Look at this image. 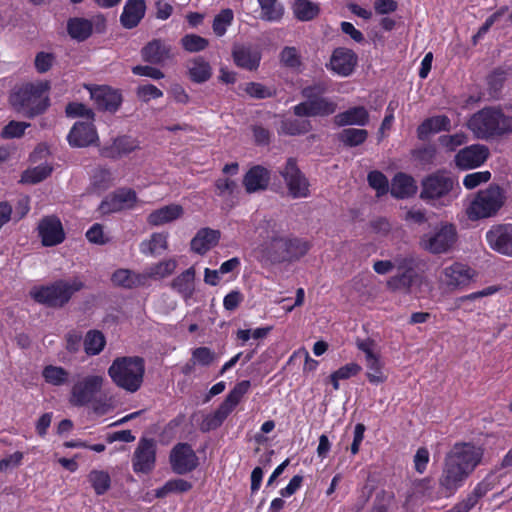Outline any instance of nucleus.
<instances>
[{
	"mask_svg": "<svg viewBox=\"0 0 512 512\" xmlns=\"http://www.w3.org/2000/svg\"><path fill=\"white\" fill-rule=\"evenodd\" d=\"M451 121L445 115H437L424 120L417 129L419 139H425L432 133L440 131H449Z\"/></svg>",
	"mask_w": 512,
	"mask_h": 512,
	"instance_id": "f704fd0d",
	"label": "nucleus"
},
{
	"mask_svg": "<svg viewBox=\"0 0 512 512\" xmlns=\"http://www.w3.org/2000/svg\"><path fill=\"white\" fill-rule=\"evenodd\" d=\"M454 185L455 180L448 172H434L423 178L420 198L433 205L437 202L444 204L445 200H449Z\"/></svg>",
	"mask_w": 512,
	"mask_h": 512,
	"instance_id": "0eeeda50",
	"label": "nucleus"
},
{
	"mask_svg": "<svg viewBox=\"0 0 512 512\" xmlns=\"http://www.w3.org/2000/svg\"><path fill=\"white\" fill-rule=\"evenodd\" d=\"M167 238L165 233H153L150 239L141 242L140 251L146 255H160L168 248Z\"/></svg>",
	"mask_w": 512,
	"mask_h": 512,
	"instance_id": "ea45409f",
	"label": "nucleus"
},
{
	"mask_svg": "<svg viewBox=\"0 0 512 512\" xmlns=\"http://www.w3.org/2000/svg\"><path fill=\"white\" fill-rule=\"evenodd\" d=\"M356 346L364 354L365 362L380 357L376 350V344L372 339H357Z\"/></svg>",
	"mask_w": 512,
	"mask_h": 512,
	"instance_id": "0e129e2a",
	"label": "nucleus"
},
{
	"mask_svg": "<svg viewBox=\"0 0 512 512\" xmlns=\"http://www.w3.org/2000/svg\"><path fill=\"white\" fill-rule=\"evenodd\" d=\"M105 344V337L100 331L90 330L84 339V350L87 355H98L104 349Z\"/></svg>",
	"mask_w": 512,
	"mask_h": 512,
	"instance_id": "49530a36",
	"label": "nucleus"
},
{
	"mask_svg": "<svg viewBox=\"0 0 512 512\" xmlns=\"http://www.w3.org/2000/svg\"><path fill=\"white\" fill-rule=\"evenodd\" d=\"M250 388V382L248 380L241 381L238 383L227 395L226 399L223 403L218 407V409L211 413L214 418H216L221 424L228 417V415L234 410V408L238 405L241 398Z\"/></svg>",
	"mask_w": 512,
	"mask_h": 512,
	"instance_id": "4be33fe9",
	"label": "nucleus"
},
{
	"mask_svg": "<svg viewBox=\"0 0 512 512\" xmlns=\"http://www.w3.org/2000/svg\"><path fill=\"white\" fill-rule=\"evenodd\" d=\"M176 268L177 261L174 258L166 259L152 264L143 272V276H146L145 284L147 283L148 279H163L170 276L173 274Z\"/></svg>",
	"mask_w": 512,
	"mask_h": 512,
	"instance_id": "4c0bfd02",
	"label": "nucleus"
},
{
	"mask_svg": "<svg viewBox=\"0 0 512 512\" xmlns=\"http://www.w3.org/2000/svg\"><path fill=\"white\" fill-rule=\"evenodd\" d=\"M357 64V55L350 49L337 48L330 59V68L340 76H349Z\"/></svg>",
	"mask_w": 512,
	"mask_h": 512,
	"instance_id": "b1692460",
	"label": "nucleus"
},
{
	"mask_svg": "<svg viewBox=\"0 0 512 512\" xmlns=\"http://www.w3.org/2000/svg\"><path fill=\"white\" fill-rule=\"evenodd\" d=\"M88 480L97 495H103L110 489L111 479L105 471L92 470L88 475Z\"/></svg>",
	"mask_w": 512,
	"mask_h": 512,
	"instance_id": "8fccbe9b",
	"label": "nucleus"
},
{
	"mask_svg": "<svg viewBox=\"0 0 512 512\" xmlns=\"http://www.w3.org/2000/svg\"><path fill=\"white\" fill-rule=\"evenodd\" d=\"M30 126V123L10 121L1 131V137L3 139H13L21 137L26 128Z\"/></svg>",
	"mask_w": 512,
	"mask_h": 512,
	"instance_id": "13d9d810",
	"label": "nucleus"
},
{
	"mask_svg": "<svg viewBox=\"0 0 512 512\" xmlns=\"http://www.w3.org/2000/svg\"><path fill=\"white\" fill-rule=\"evenodd\" d=\"M145 361L139 356H123L113 360L108 368V375L119 388L137 392L144 381Z\"/></svg>",
	"mask_w": 512,
	"mask_h": 512,
	"instance_id": "7ed1b4c3",
	"label": "nucleus"
},
{
	"mask_svg": "<svg viewBox=\"0 0 512 512\" xmlns=\"http://www.w3.org/2000/svg\"><path fill=\"white\" fill-rule=\"evenodd\" d=\"M216 354L208 347H198L193 350L191 361L193 364L209 366L216 360Z\"/></svg>",
	"mask_w": 512,
	"mask_h": 512,
	"instance_id": "4d7b16f0",
	"label": "nucleus"
},
{
	"mask_svg": "<svg viewBox=\"0 0 512 512\" xmlns=\"http://www.w3.org/2000/svg\"><path fill=\"white\" fill-rule=\"evenodd\" d=\"M113 177L109 169L98 167L91 176V185L97 191H103L110 187Z\"/></svg>",
	"mask_w": 512,
	"mask_h": 512,
	"instance_id": "864d4df0",
	"label": "nucleus"
},
{
	"mask_svg": "<svg viewBox=\"0 0 512 512\" xmlns=\"http://www.w3.org/2000/svg\"><path fill=\"white\" fill-rule=\"evenodd\" d=\"M52 170V166L47 163L29 168L22 173L20 182L24 184H37L50 176Z\"/></svg>",
	"mask_w": 512,
	"mask_h": 512,
	"instance_id": "37998d69",
	"label": "nucleus"
},
{
	"mask_svg": "<svg viewBox=\"0 0 512 512\" xmlns=\"http://www.w3.org/2000/svg\"><path fill=\"white\" fill-rule=\"evenodd\" d=\"M365 366L367 369L366 376L370 383L378 385L386 381L387 376L384 373V364L380 357L366 361Z\"/></svg>",
	"mask_w": 512,
	"mask_h": 512,
	"instance_id": "3c124183",
	"label": "nucleus"
},
{
	"mask_svg": "<svg viewBox=\"0 0 512 512\" xmlns=\"http://www.w3.org/2000/svg\"><path fill=\"white\" fill-rule=\"evenodd\" d=\"M85 287L84 282L78 278L58 280L46 286L34 287L30 296L37 303L51 308H61L66 305L72 296Z\"/></svg>",
	"mask_w": 512,
	"mask_h": 512,
	"instance_id": "39448f33",
	"label": "nucleus"
},
{
	"mask_svg": "<svg viewBox=\"0 0 512 512\" xmlns=\"http://www.w3.org/2000/svg\"><path fill=\"white\" fill-rule=\"evenodd\" d=\"M433 482L430 478H423L413 482L412 491L416 497L432 500L433 497Z\"/></svg>",
	"mask_w": 512,
	"mask_h": 512,
	"instance_id": "5fc2aeb1",
	"label": "nucleus"
},
{
	"mask_svg": "<svg viewBox=\"0 0 512 512\" xmlns=\"http://www.w3.org/2000/svg\"><path fill=\"white\" fill-rule=\"evenodd\" d=\"M143 273H137L130 269H117L111 276L113 285L124 289H133L145 285Z\"/></svg>",
	"mask_w": 512,
	"mask_h": 512,
	"instance_id": "2f4dec72",
	"label": "nucleus"
},
{
	"mask_svg": "<svg viewBox=\"0 0 512 512\" xmlns=\"http://www.w3.org/2000/svg\"><path fill=\"white\" fill-rule=\"evenodd\" d=\"M66 114L69 117H84L87 121H92L94 117V113L91 109H88L82 103H70L66 107Z\"/></svg>",
	"mask_w": 512,
	"mask_h": 512,
	"instance_id": "774afa93",
	"label": "nucleus"
},
{
	"mask_svg": "<svg viewBox=\"0 0 512 512\" xmlns=\"http://www.w3.org/2000/svg\"><path fill=\"white\" fill-rule=\"evenodd\" d=\"M468 128L478 139H490L512 133V117L501 110L484 108L468 121Z\"/></svg>",
	"mask_w": 512,
	"mask_h": 512,
	"instance_id": "20e7f679",
	"label": "nucleus"
},
{
	"mask_svg": "<svg viewBox=\"0 0 512 512\" xmlns=\"http://www.w3.org/2000/svg\"><path fill=\"white\" fill-rule=\"evenodd\" d=\"M105 378L102 375H88L77 381L71 390L70 402L74 406L92 403L95 395L101 391Z\"/></svg>",
	"mask_w": 512,
	"mask_h": 512,
	"instance_id": "9d476101",
	"label": "nucleus"
},
{
	"mask_svg": "<svg viewBox=\"0 0 512 512\" xmlns=\"http://www.w3.org/2000/svg\"><path fill=\"white\" fill-rule=\"evenodd\" d=\"M488 155L486 146L475 144L461 149L455 155V163L461 169H472L483 164Z\"/></svg>",
	"mask_w": 512,
	"mask_h": 512,
	"instance_id": "aec40b11",
	"label": "nucleus"
},
{
	"mask_svg": "<svg viewBox=\"0 0 512 512\" xmlns=\"http://www.w3.org/2000/svg\"><path fill=\"white\" fill-rule=\"evenodd\" d=\"M38 236L45 247H53L65 240V232L60 219L49 215L43 217L37 226Z\"/></svg>",
	"mask_w": 512,
	"mask_h": 512,
	"instance_id": "4468645a",
	"label": "nucleus"
},
{
	"mask_svg": "<svg viewBox=\"0 0 512 512\" xmlns=\"http://www.w3.org/2000/svg\"><path fill=\"white\" fill-rule=\"evenodd\" d=\"M257 231L264 241L263 257L271 263L296 261L306 255L311 247L308 241L285 234L281 225L271 219L263 220Z\"/></svg>",
	"mask_w": 512,
	"mask_h": 512,
	"instance_id": "f257e3e1",
	"label": "nucleus"
},
{
	"mask_svg": "<svg viewBox=\"0 0 512 512\" xmlns=\"http://www.w3.org/2000/svg\"><path fill=\"white\" fill-rule=\"evenodd\" d=\"M369 119V114L364 107H353L345 112L339 113L334 117V122L338 126L359 125L364 126Z\"/></svg>",
	"mask_w": 512,
	"mask_h": 512,
	"instance_id": "c9c22d12",
	"label": "nucleus"
},
{
	"mask_svg": "<svg viewBox=\"0 0 512 512\" xmlns=\"http://www.w3.org/2000/svg\"><path fill=\"white\" fill-rule=\"evenodd\" d=\"M143 61L151 64H162L173 57L172 47L165 41L154 39L141 49Z\"/></svg>",
	"mask_w": 512,
	"mask_h": 512,
	"instance_id": "5701e85b",
	"label": "nucleus"
},
{
	"mask_svg": "<svg viewBox=\"0 0 512 512\" xmlns=\"http://www.w3.org/2000/svg\"><path fill=\"white\" fill-rule=\"evenodd\" d=\"M418 280L414 269L403 271L387 281V287L392 291L411 292L413 284Z\"/></svg>",
	"mask_w": 512,
	"mask_h": 512,
	"instance_id": "e433bc0d",
	"label": "nucleus"
},
{
	"mask_svg": "<svg viewBox=\"0 0 512 512\" xmlns=\"http://www.w3.org/2000/svg\"><path fill=\"white\" fill-rule=\"evenodd\" d=\"M417 191L415 180L404 173H398L394 176L390 192L395 198L404 199L413 196Z\"/></svg>",
	"mask_w": 512,
	"mask_h": 512,
	"instance_id": "473e14b6",
	"label": "nucleus"
},
{
	"mask_svg": "<svg viewBox=\"0 0 512 512\" xmlns=\"http://www.w3.org/2000/svg\"><path fill=\"white\" fill-rule=\"evenodd\" d=\"M292 9L294 16L300 21H310L320 12L319 5L310 0H296Z\"/></svg>",
	"mask_w": 512,
	"mask_h": 512,
	"instance_id": "a19ab883",
	"label": "nucleus"
},
{
	"mask_svg": "<svg viewBox=\"0 0 512 512\" xmlns=\"http://www.w3.org/2000/svg\"><path fill=\"white\" fill-rule=\"evenodd\" d=\"M469 474L461 469L458 464H454L447 457L439 478L440 489L444 495L449 497L453 495L465 482Z\"/></svg>",
	"mask_w": 512,
	"mask_h": 512,
	"instance_id": "2eb2a0df",
	"label": "nucleus"
},
{
	"mask_svg": "<svg viewBox=\"0 0 512 512\" xmlns=\"http://www.w3.org/2000/svg\"><path fill=\"white\" fill-rule=\"evenodd\" d=\"M216 193L223 198H230L236 192L238 185L229 178H219L215 182Z\"/></svg>",
	"mask_w": 512,
	"mask_h": 512,
	"instance_id": "e2e57ef3",
	"label": "nucleus"
},
{
	"mask_svg": "<svg viewBox=\"0 0 512 512\" xmlns=\"http://www.w3.org/2000/svg\"><path fill=\"white\" fill-rule=\"evenodd\" d=\"M220 231L211 228H201L191 240V250L199 255L206 254L220 240Z\"/></svg>",
	"mask_w": 512,
	"mask_h": 512,
	"instance_id": "a878e982",
	"label": "nucleus"
},
{
	"mask_svg": "<svg viewBox=\"0 0 512 512\" xmlns=\"http://www.w3.org/2000/svg\"><path fill=\"white\" fill-rule=\"evenodd\" d=\"M504 203V196L498 186L490 185L481 190L467 208V215L471 220L488 218L495 215Z\"/></svg>",
	"mask_w": 512,
	"mask_h": 512,
	"instance_id": "6e6552de",
	"label": "nucleus"
},
{
	"mask_svg": "<svg viewBox=\"0 0 512 512\" xmlns=\"http://www.w3.org/2000/svg\"><path fill=\"white\" fill-rule=\"evenodd\" d=\"M136 94L143 102H148L151 99H157L163 96V92L152 84L139 85L137 87Z\"/></svg>",
	"mask_w": 512,
	"mask_h": 512,
	"instance_id": "69168bd1",
	"label": "nucleus"
},
{
	"mask_svg": "<svg viewBox=\"0 0 512 512\" xmlns=\"http://www.w3.org/2000/svg\"><path fill=\"white\" fill-rule=\"evenodd\" d=\"M156 463V442L141 438L132 456V468L135 473H150Z\"/></svg>",
	"mask_w": 512,
	"mask_h": 512,
	"instance_id": "f8f14e48",
	"label": "nucleus"
},
{
	"mask_svg": "<svg viewBox=\"0 0 512 512\" xmlns=\"http://www.w3.org/2000/svg\"><path fill=\"white\" fill-rule=\"evenodd\" d=\"M49 89V82L46 81L24 84L11 94L10 103L18 113L32 118L48 107Z\"/></svg>",
	"mask_w": 512,
	"mask_h": 512,
	"instance_id": "f03ea898",
	"label": "nucleus"
},
{
	"mask_svg": "<svg viewBox=\"0 0 512 512\" xmlns=\"http://www.w3.org/2000/svg\"><path fill=\"white\" fill-rule=\"evenodd\" d=\"M139 149V142L131 136H119L111 143L101 148L100 153L103 157L110 159L122 158L135 150Z\"/></svg>",
	"mask_w": 512,
	"mask_h": 512,
	"instance_id": "412c9836",
	"label": "nucleus"
},
{
	"mask_svg": "<svg viewBox=\"0 0 512 512\" xmlns=\"http://www.w3.org/2000/svg\"><path fill=\"white\" fill-rule=\"evenodd\" d=\"M233 58L237 66L254 70L258 67L261 55L258 50L247 46H235Z\"/></svg>",
	"mask_w": 512,
	"mask_h": 512,
	"instance_id": "72a5a7b5",
	"label": "nucleus"
},
{
	"mask_svg": "<svg viewBox=\"0 0 512 512\" xmlns=\"http://www.w3.org/2000/svg\"><path fill=\"white\" fill-rule=\"evenodd\" d=\"M68 142L74 147H86L97 139L92 121L76 122L67 136Z\"/></svg>",
	"mask_w": 512,
	"mask_h": 512,
	"instance_id": "393cba45",
	"label": "nucleus"
},
{
	"mask_svg": "<svg viewBox=\"0 0 512 512\" xmlns=\"http://www.w3.org/2000/svg\"><path fill=\"white\" fill-rule=\"evenodd\" d=\"M446 457L470 475L480 464L483 449L471 443H456Z\"/></svg>",
	"mask_w": 512,
	"mask_h": 512,
	"instance_id": "1a4fd4ad",
	"label": "nucleus"
},
{
	"mask_svg": "<svg viewBox=\"0 0 512 512\" xmlns=\"http://www.w3.org/2000/svg\"><path fill=\"white\" fill-rule=\"evenodd\" d=\"M290 195L293 198H305L309 195V182L299 169L294 158H289L280 170Z\"/></svg>",
	"mask_w": 512,
	"mask_h": 512,
	"instance_id": "9b49d317",
	"label": "nucleus"
},
{
	"mask_svg": "<svg viewBox=\"0 0 512 512\" xmlns=\"http://www.w3.org/2000/svg\"><path fill=\"white\" fill-rule=\"evenodd\" d=\"M474 276V271L462 263H453L445 267L440 276V280L450 289H455L467 285Z\"/></svg>",
	"mask_w": 512,
	"mask_h": 512,
	"instance_id": "6ab92c4d",
	"label": "nucleus"
},
{
	"mask_svg": "<svg viewBox=\"0 0 512 512\" xmlns=\"http://www.w3.org/2000/svg\"><path fill=\"white\" fill-rule=\"evenodd\" d=\"M466 141L467 136L462 132L453 135H443L439 138L440 144L449 151H454L457 147L466 143Z\"/></svg>",
	"mask_w": 512,
	"mask_h": 512,
	"instance_id": "338daca9",
	"label": "nucleus"
},
{
	"mask_svg": "<svg viewBox=\"0 0 512 512\" xmlns=\"http://www.w3.org/2000/svg\"><path fill=\"white\" fill-rule=\"evenodd\" d=\"M42 376L48 384L62 386L68 382L69 372L63 367L48 365L43 369Z\"/></svg>",
	"mask_w": 512,
	"mask_h": 512,
	"instance_id": "09e8293b",
	"label": "nucleus"
},
{
	"mask_svg": "<svg viewBox=\"0 0 512 512\" xmlns=\"http://www.w3.org/2000/svg\"><path fill=\"white\" fill-rule=\"evenodd\" d=\"M258 3L261 8L260 17L262 20L277 22L282 18L284 8L278 0H258Z\"/></svg>",
	"mask_w": 512,
	"mask_h": 512,
	"instance_id": "79ce46f5",
	"label": "nucleus"
},
{
	"mask_svg": "<svg viewBox=\"0 0 512 512\" xmlns=\"http://www.w3.org/2000/svg\"><path fill=\"white\" fill-rule=\"evenodd\" d=\"M281 63L289 68H298L301 65V58L295 47H285L280 53Z\"/></svg>",
	"mask_w": 512,
	"mask_h": 512,
	"instance_id": "680f3d73",
	"label": "nucleus"
},
{
	"mask_svg": "<svg viewBox=\"0 0 512 512\" xmlns=\"http://www.w3.org/2000/svg\"><path fill=\"white\" fill-rule=\"evenodd\" d=\"M189 74L194 82L202 83L211 77V67L203 58H195L189 64Z\"/></svg>",
	"mask_w": 512,
	"mask_h": 512,
	"instance_id": "a18cd8bd",
	"label": "nucleus"
},
{
	"mask_svg": "<svg viewBox=\"0 0 512 512\" xmlns=\"http://www.w3.org/2000/svg\"><path fill=\"white\" fill-rule=\"evenodd\" d=\"M367 137V130L357 128L343 129L338 135L339 141H341L344 145L348 147H355L361 145L366 141Z\"/></svg>",
	"mask_w": 512,
	"mask_h": 512,
	"instance_id": "de8ad7c7",
	"label": "nucleus"
},
{
	"mask_svg": "<svg viewBox=\"0 0 512 512\" xmlns=\"http://www.w3.org/2000/svg\"><path fill=\"white\" fill-rule=\"evenodd\" d=\"M195 276V268L193 266L189 267L171 281L170 287L187 301L195 292Z\"/></svg>",
	"mask_w": 512,
	"mask_h": 512,
	"instance_id": "c756f323",
	"label": "nucleus"
},
{
	"mask_svg": "<svg viewBox=\"0 0 512 512\" xmlns=\"http://www.w3.org/2000/svg\"><path fill=\"white\" fill-rule=\"evenodd\" d=\"M336 104L327 98L307 99L294 106V114L298 117H325L336 111Z\"/></svg>",
	"mask_w": 512,
	"mask_h": 512,
	"instance_id": "a211bd4d",
	"label": "nucleus"
},
{
	"mask_svg": "<svg viewBox=\"0 0 512 512\" xmlns=\"http://www.w3.org/2000/svg\"><path fill=\"white\" fill-rule=\"evenodd\" d=\"M91 97L100 109L108 111H116L122 102L121 94L107 86L91 90Z\"/></svg>",
	"mask_w": 512,
	"mask_h": 512,
	"instance_id": "c85d7f7f",
	"label": "nucleus"
},
{
	"mask_svg": "<svg viewBox=\"0 0 512 512\" xmlns=\"http://www.w3.org/2000/svg\"><path fill=\"white\" fill-rule=\"evenodd\" d=\"M369 185L377 191V195L387 193L389 189L388 179L380 171H371L367 177Z\"/></svg>",
	"mask_w": 512,
	"mask_h": 512,
	"instance_id": "bf43d9fd",
	"label": "nucleus"
},
{
	"mask_svg": "<svg viewBox=\"0 0 512 512\" xmlns=\"http://www.w3.org/2000/svg\"><path fill=\"white\" fill-rule=\"evenodd\" d=\"M169 461L174 473L184 475L198 466V457L187 443L176 444L169 455Z\"/></svg>",
	"mask_w": 512,
	"mask_h": 512,
	"instance_id": "ddd939ff",
	"label": "nucleus"
},
{
	"mask_svg": "<svg viewBox=\"0 0 512 512\" xmlns=\"http://www.w3.org/2000/svg\"><path fill=\"white\" fill-rule=\"evenodd\" d=\"M137 200V195L134 190L123 188L115 191L103 200L99 209L103 214L131 209L136 205Z\"/></svg>",
	"mask_w": 512,
	"mask_h": 512,
	"instance_id": "f3484780",
	"label": "nucleus"
},
{
	"mask_svg": "<svg viewBox=\"0 0 512 512\" xmlns=\"http://www.w3.org/2000/svg\"><path fill=\"white\" fill-rule=\"evenodd\" d=\"M67 31L71 38L84 41L92 34L93 24L85 18H71L67 23Z\"/></svg>",
	"mask_w": 512,
	"mask_h": 512,
	"instance_id": "58836bf2",
	"label": "nucleus"
},
{
	"mask_svg": "<svg viewBox=\"0 0 512 512\" xmlns=\"http://www.w3.org/2000/svg\"><path fill=\"white\" fill-rule=\"evenodd\" d=\"M486 240L492 250L512 257V224L493 225L486 233Z\"/></svg>",
	"mask_w": 512,
	"mask_h": 512,
	"instance_id": "dca6fc26",
	"label": "nucleus"
},
{
	"mask_svg": "<svg viewBox=\"0 0 512 512\" xmlns=\"http://www.w3.org/2000/svg\"><path fill=\"white\" fill-rule=\"evenodd\" d=\"M233 20V12L230 9H225L215 16L213 21V31L217 36H223L227 27Z\"/></svg>",
	"mask_w": 512,
	"mask_h": 512,
	"instance_id": "6e6d98bb",
	"label": "nucleus"
},
{
	"mask_svg": "<svg viewBox=\"0 0 512 512\" xmlns=\"http://www.w3.org/2000/svg\"><path fill=\"white\" fill-rule=\"evenodd\" d=\"M310 130V123L306 120L285 119L281 122L279 133L286 135H300Z\"/></svg>",
	"mask_w": 512,
	"mask_h": 512,
	"instance_id": "603ef678",
	"label": "nucleus"
},
{
	"mask_svg": "<svg viewBox=\"0 0 512 512\" xmlns=\"http://www.w3.org/2000/svg\"><path fill=\"white\" fill-rule=\"evenodd\" d=\"M192 488V484L184 479H171L155 490L156 498H165L173 493H184Z\"/></svg>",
	"mask_w": 512,
	"mask_h": 512,
	"instance_id": "c03bdc74",
	"label": "nucleus"
},
{
	"mask_svg": "<svg viewBox=\"0 0 512 512\" xmlns=\"http://www.w3.org/2000/svg\"><path fill=\"white\" fill-rule=\"evenodd\" d=\"M457 236L455 225L449 222H440L431 231L420 237L419 246L430 254H444L453 248Z\"/></svg>",
	"mask_w": 512,
	"mask_h": 512,
	"instance_id": "423d86ee",
	"label": "nucleus"
},
{
	"mask_svg": "<svg viewBox=\"0 0 512 512\" xmlns=\"http://www.w3.org/2000/svg\"><path fill=\"white\" fill-rule=\"evenodd\" d=\"M146 11L144 0H127L123 12L120 16V22L126 29L136 27L143 19Z\"/></svg>",
	"mask_w": 512,
	"mask_h": 512,
	"instance_id": "cd10ccee",
	"label": "nucleus"
},
{
	"mask_svg": "<svg viewBox=\"0 0 512 512\" xmlns=\"http://www.w3.org/2000/svg\"><path fill=\"white\" fill-rule=\"evenodd\" d=\"M183 207L179 204H170L152 211L147 216V223L157 227L173 222L182 217Z\"/></svg>",
	"mask_w": 512,
	"mask_h": 512,
	"instance_id": "7c9ffc66",
	"label": "nucleus"
},
{
	"mask_svg": "<svg viewBox=\"0 0 512 512\" xmlns=\"http://www.w3.org/2000/svg\"><path fill=\"white\" fill-rule=\"evenodd\" d=\"M269 182V171L259 165L249 169L243 178V185L249 194L265 190Z\"/></svg>",
	"mask_w": 512,
	"mask_h": 512,
	"instance_id": "bb28decb",
	"label": "nucleus"
},
{
	"mask_svg": "<svg viewBox=\"0 0 512 512\" xmlns=\"http://www.w3.org/2000/svg\"><path fill=\"white\" fill-rule=\"evenodd\" d=\"M181 43L185 50L189 52H199L204 50L208 46V40L195 35L189 34L181 39Z\"/></svg>",
	"mask_w": 512,
	"mask_h": 512,
	"instance_id": "052dcab7",
	"label": "nucleus"
}]
</instances>
